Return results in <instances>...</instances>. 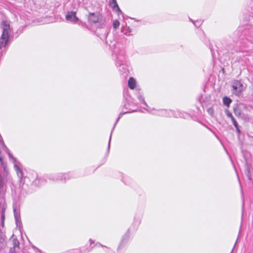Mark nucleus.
Listing matches in <instances>:
<instances>
[{
	"mask_svg": "<svg viewBox=\"0 0 253 253\" xmlns=\"http://www.w3.org/2000/svg\"><path fill=\"white\" fill-rule=\"evenodd\" d=\"M113 54L115 57L116 65L120 73L126 75L128 72V69L126 62L124 49L116 47L113 51Z\"/></svg>",
	"mask_w": 253,
	"mask_h": 253,
	"instance_id": "f257e3e1",
	"label": "nucleus"
},
{
	"mask_svg": "<svg viewBox=\"0 0 253 253\" xmlns=\"http://www.w3.org/2000/svg\"><path fill=\"white\" fill-rule=\"evenodd\" d=\"M0 27L2 29V33L0 38V59L6 50V45L11 32L9 24L6 21H2L1 22Z\"/></svg>",
	"mask_w": 253,
	"mask_h": 253,
	"instance_id": "f03ea898",
	"label": "nucleus"
},
{
	"mask_svg": "<svg viewBox=\"0 0 253 253\" xmlns=\"http://www.w3.org/2000/svg\"><path fill=\"white\" fill-rule=\"evenodd\" d=\"M74 177V174L71 172L58 173L55 174L50 175L48 179L54 181H61L63 182H66L67 180Z\"/></svg>",
	"mask_w": 253,
	"mask_h": 253,
	"instance_id": "7ed1b4c3",
	"label": "nucleus"
},
{
	"mask_svg": "<svg viewBox=\"0 0 253 253\" xmlns=\"http://www.w3.org/2000/svg\"><path fill=\"white\" fill-rule=\"evenodd\" d=\"M7 180H0V214H2V210H5L4 195L5 191V183Z\"/></svg>",
	"mask_w": 253,
	"mask_h": 253,
	"instance_id": "20e7f679",
	"label": "nucleus"
},
{
	"mask_svg": "<svg viewBox=\"0 0 253 253\" xmlns=\"http://www.w3.org/2000/svg\"><path fill=\"white\" fill-rule=\"evenodd\" d=\"M243 84L241 81L235 80L232 83V92L237 96L241 95L243 91Z\"/></svg>",
	"mask_w": 253,
	"mask_h": 253,
	"instance_id": "39448f33",
	"label": "nucleus"
},
{
	"mask_svg": "<svg viewBox=\"0 0 253 253\" xmlns=\"http://www.w3.org/2000/svg\"><path fill=\"white\" fill-rule=\"evenodd\" d=\"M162 116L166 117H173L175 118H184L185 114L179 111H172L171 110H162Z\"/></svg>",
	"mask_w": 253,
	"mask_h": 253,
	"instance_id": "423d86ee",
	"label": "nucleus"
},
{
	"mask_svg": "<svg viewBox=\"0 0 253 253\" xmlns=\"http://www.w3.org/2000/svg\"><path fill=\"white\" fill-rule=\"evenodd\" d=\"M88 20L90 23H103V16L98 12L89 13Z\"/></svg>",
	"mask_w": 253,
	"mask_h": 253,
	"instance_id": "0eeeda50",
	"label": "nucleus"
},
{
	"mask_svg": "<svg viewBox=\"0 0 253 253\" xmlns=\"http://www.w3.org/2000/svg\"><path fill=\"white\" fill-rule=\"evenodd\" d=\"M66 19L68 21L75 23L79 20V18L76 16L75 11H68L66 15Z\"/></svg>",
	"mask_w": 253,
	"mask_h": 253,
	"instance_id": "6e6552de",
	"label": "nucleus"
},
{
	"mask_svg": "<svg viewBox=\"0 0 253 253\" xmlns=\"http://www.w3.org/2000/svg\"><path fill=\"white\" fill-rule=\"evenodd\" d=\"M242 107L246 108V106L237 104H235L233 107V112L237 117L243 118L244 116V114L242 112Z\"/></svg>",
	"mask_w": 253,
	"mask_h": 253,
	"instance_id": "1a4fd4ad",
	"label": "nucleus"
},
{
	"mask_svg": "<svg viewBox=\"0 0 253 253\" xmlns=\"http://www.w3.org/2000/svg\"><path fill=\"white\" fill-rule=\"evenodd\" d=\"M129 113V112H121L119 115V117H118V118L117 119V120L114 125V126L112 129V131H111V134H110V138H109V142H108V148H107V152H109V151H110V142H111V137H112V132L114 130V129H115V127L117 124V123L119 122V120L121 119V118L125 114H126V113Z\"/></svg>",
	"mask_w": 253,
	"mask_h": 253,
	"instance_id": "9d476101",
	"label": "nucleus"
},
{
	"mask_svg": "<svg viewBox=\"0 0 253 253\" xmlns=\"http://www.w3.org/2000/svg\"><path fill=\"white\" fill-rule=\"evenodd\" d=\"M109 5L113 10L118 12L119 13L123 14L122 11L119 8L116 0H109Z\"/></svg>",
	"mask_w": 253,
	"mask_h": 253,
	"instance_id": "9b49d317",
	"label": "nucleus"
},
{
	"mask_svg": "<svg viewBox=\"0 0 253 253\" xmlns=\"http://www.w3.org/2000/svg\"><path fill=\"white\" fill-rule=\"evenodd\" d=\"M5 238V235L1 233L0 234V253H3V250L6 247V243Z\"/></svg>",
	"mask_w": 253,
	"mask_h": 253,
	"instance_id": "f8f14e48",
	"label": "nucleus"
},
{
	"mask_svg": "<svg viewBox=\"0 0 253 253\" xmlns=\"http://www.w3.org/2000/svg\"><path fill=\"white\" fill-rule=\"evenodd\" d=\"M136 85V81L135 80L132 78L130 77L129 78L128 81V87L131 89H133L135 88Z\"/></svg>",
	"mask_w": 253,
	"mask_h": 253,
	"instance_id": "ddd939ff",
	"label": "nucleus"
},
{
	"mask_svg": "<svg viewBox=\"0 0 253 253\" xmlns=\"http://www.w3.org/2000/svg\"><path fill=\"white\" fill-rule=\"evenodd\" d=\"M128 238H129V229H128V230H127V233L126 234L124 235V236H123V237L121 240V243L118 247V249H120L121 248L124 243H126L127 241V240L128 239Z\"/></svg>",
	"mask_w": 253,
	"mask_h": 253,
	"instance_id": "4468645a",
	"label": "nucleus"
},
{
	"mask_svg": "<svg viewBox=\"0 0 253 253\" xmlns=\"http://www.w3.org/2000/svg\"><path fill=\"white\" fill-rule=\"evenodd\" d=\"M143 108L144 109L146 110L149 113H151L153 115L162 116V114H162V112L161 111H162V109H160V110H156L154 112H152V110H154V109H153L152 110L151 109H148V108Z\"/></svg>",
	"mask_w": 253,
	"mask_h": 253,
	"instance_id": "2eb2a0df",
	"label": "nucleus"
},
{
	"mask_svg": "<svg viewBox=\"0 0 253 253\" xmlns=\"http://www.w3.org/2000/svg\"><path fill=\"white\" fill-rule=\"evenodd\" d=\"M232 102V100L227 96H224L223 98V103L224 105L227 107H229L230 103Z\"/></svg>",
	"mask_w": 253,
	"mask_h": 253,
	"instance_id": "dca6fc26",
	"label": "nucleus"
},
{
	"mask_svg": "<svg viewBox=\"0 0 253 253\" xmlns=\"http://www.w3.org/2000/svg\"><path fill=\"white\" fill-rule=\"evenodd\" d=\"M14 215L15 220L20 219V214L19 210H17L16 208H13Z\"/></svg>",
	"mask_w": 253,
	"mask_h": 253,
	"instance_id": "f3484780",
	"label": "nucleus"
},
{
	"mask_svg": "<svg viewBox=\"0 0 253 253\" xmlns=\"http://www.w3.org/2000/svg\"><path fill=\"white\" fill-rule=\"evenodd\" d=\"M137 98L140 101H141L142 103H143L145 105V106L147 108H149V106H148V105L146 104V103L145 101L144 97L141 94H138L137 95Z\"/></svg>",
	"mask_w": 253,
	"mask_h": 253,
	"instance_id": "a211bd4d",
	"label": "nucleus"
},
{
	"mask_svg": "<svg viewBox=\"0 0 253 253\" xmlns=\"http://www.w3.org/2000/svg\"><path fill=\"white\" fill-rule=\"evenodd\" d=\"M4 219H5V214H4V209H3L2 210V214H1V217H0L1 224V226L2 227H4Z\"/></svg>",
	"mask_w": 253,
	"mask_h": 253,
	"instance_id": "6ab92c4d",
	"label": "nucleus"
},
{
	"mask_svg": "<svg viewBox=\"0 0 253 253\" xmlns=\"http://www.w3.org/2000/svg\"><path fill=\"white\" fill-rule=\"evenodd\" d=\"M42 180L41 178H38L37 177L36 179L33 182V184L35 186H38L40 185L41 181Z\"/></svg>",
	"mask_w": 253,
	"mask_h": 253,
	"instance_id": "aec40b11",
	"label": "nucleus"
},
{
	"mask_svg": "<svg viewBox=\"0 0 253 253\" xmlns=\"http://www.w3.org/2000/svg\"><path fill=\"white\" fill-rule=\"evenodd\" d=\"M122 32L127 35V33L131 32V29L128 27H124L122 29Z\"/></svg>",
	"mask_w": 253,
	"mask_h": 253,
	"instance_id": "412c9836",
	"label": "nucleus"
},
{
	"mask_svg": "<svg viewBox=\"0 0 253 253\" xmlns=\"http://www.w3.org/2000/svg\"><path fill=\"white\" fill-rule=\"evenodd\" d=\"M64 253H81V251L78 249H72L67 251Z\"/></svg>",
	"mask_w": 253,
	"mask_h": 253,
	"instance_id": "4be33fe9",
	"label": "nucleus"
},
{
	"mask_svg": "<svg viewBox=\"0 0 253 253\" xmlns=\"http://www.w3.org/2000/svg\"><path fill=\"white\" fill-rule=\"evenodd\" d=\"M12 244L14 248L19 247V243L17 239H13L12 240Z\"/></svg>",
	"mask_w": 253,
	"mask_h": 253,
	"instance_id": "5701e85b",
	"label": "nucleus"
},
{
	"mask_svg": "<svg viewBox=\"0 0 253 253\" xmlns=\"http://www.w3.org/2000/svg\"><path fill=\"white\" fill-rule=\"evenodd\" d=\"M120 25V22L118 20H116L113 21V26L114 28L117 29Z\"/></svg>",
	"mask_w": 253,
	"mask_h": 253,
	"instance_id": "b1692460",
	"label": "nucleus"
},
{
	"mask_svg": "<svg viewBox=\"0 0 253 253\" xmlns=\"http://www.w3.org/2000/svg\"><path fill=\"white\" fill-rule=\"evenodd\" d=\"M225 114L226 115V116L230 118L231 119H232V118H234V117L233 116L232 113L229 111V110L228 109H226L225 111Z\"/></svg>",
	"mask_w": 253,
	"mask_h": 253,
	"instance_id": "393cba45",
	"label": "nucleus"
},
{
	"mask_svg": "<svg viewBox=\"0 0 253 253\" xmlns=\"http://www.w3.org/2000/svg\"><path fill=\"white\" fill-rule=\"evenodd\" d=\"M190 21H191L193 22V23L195 25V26L196 27H199L202 24V21H194L192 20H191V19H190Z\"/></svg>",
	"mask_w": 253,
	"mask_h": 253,
	"instance_id": "a878e982",
	"label": "nucleus"
},
{
	"mask_svg": "<svg viewBox=\"0 0 253 253\" xmlns=\"http://www.w3.org/2000/svg\"><path fill=\"white\" fill-rule=\"evenodd\" d=\"M207 112L211 116H212L214 114V110L212 107H210L208 109Z\"/></svg>",
	"mask_w": 253,
	"mask_h": 253,
	"instance_id": "bb28decb",
	"label": "nucleus"
},
{
	"mask_svg": "<svg viewBox=\"0 0 253 253\" xmlns=\"http://www.w3.org/2000/svg\"><path fill=\"white\" fill-rule=\"evenodd\" d=\"M15 223H16V226L17 227H19V228H20L21 226H22V222L21 221L20 219H17V220H15Z\"/></svg>",
	"mask_w": 253,
	"mask_h": 253,
	"instance_id": "cd10ccee",
	"label": "nucleus"
},
{
	"mask_svg": "<svg viewBox=\"0 0 253 253\" xmlns=\"http://www.w3.org/2000/svg\"><path fill=\"white\" fill-rule=\"evenodd\" d=\"M231 121H232V123L234 126H237L238 125L237 122L236 121V120H235V119L234 118H232L231 119Z\"/></svg>",
	"mask_w": 253,
	"mask_h": 253,
	"instance_id": "c85d7f7f",
	"label": "nucleus"
},
{
	"mask_svg": "<svg viewBox=\"0 0 253 253\" xmlns=\"http://www.w3.org/2000/svg\"><path fill=\"white\" fill-rule=\"evenodd\" d=\"M235 128H236V130L237 131V132H238V133L239 134H240L241 133V130L240 129H239V125L237 126H235Z\"/></svg>",
	"mask_w": 253,
	"mask_h": 253,
	"instance_id": "c756f323",
	"label": "nucleus"
},
{
	"mask_svg": "<svg viewBox=\"0 0 253 253\" xmlns=\"http://www.w3.org/2000/svg\"><path fill=\"white\" fill-rule=\"evenodd\" d=\"M246 170H247V172H248V174H249V173H250V168H249V166H248V164H247V169H246Z\"/></svg>",
	"mask_w": 253,
	"mask_h": 253,
	"instance_id": "7c9ffc66",
	"label": "nucleus"
},
{
	"mask_svg": "<svg viewBox=\"0 0 253 253\" xmlns=\"http://www.w3.org/2000/svg\"><path fill=\"white\" fill-rule=\"evenodd\" d=\"M99 245H100V246L101 247H105V248H107L106 246H103V245H101V244H99Z\"/></svg>",
	"mask_w": 253,
	"mask_h": 253,
	"instance_id": "2f4dec72",
	"label": "nucleus"
},
{
	"mask_svg": "<svg viewBox=\"0 0 253 253\" xmlns=\"http://www.w3.org/2000/svg\"><path fill=\"white\" fill-rule=\"evenodd\" d=\"M89 241L90 242V244H91L93 242L91 240V239H89Z\"/></svg>",
	"mask_w": 253,
	"mask_h": 253,
	"instance_id": "473e14b6",
	"label": "nucleus"
},
{
	"mask_svg": "<svg viewBox=\"0 0 253 253\" xmlns=\"http://www.w3.org/2000/svg\"><path fill=\"white\" fill-rule=\"evenodd\" d=\"M26 179V177H24V181H25Z\"/></svg>",
	"mask_w": 253,
	"mask_h": 253,
	"instance_id": "72a5a7b5",
	"label": "nucleus"
}]
</instances>
